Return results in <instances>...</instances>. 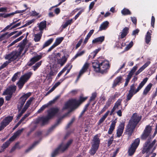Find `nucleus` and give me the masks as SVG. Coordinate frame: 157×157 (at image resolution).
Segmentation results:
<instances>
[{
    "instance_id": "f257e3e1",
    "label": "nucleus",
    "mask_w": 157,
    "mask_h": 157,
    "mask_svg": "<svg viewBox=\"0 0 157 157\" xmlns=\"http://www.w3.org/2000/svg\"><path fill=\"white\" fill-rule=\"evenodd\" d=\"M92 64L94 71L102 74L106 73L110 67L109 62L101 57L93 61Z\"/></svg>"
},
{
    "instance_id": "f03ea898",
    "label": "nucleus",
    "mask_w": 157,
    "mask_h": 157,
    "mask_svg": "<svg viewBox=\"0 0 157 157\" xmlns=\"http://www.w3.org/2000/svg\"><path fill=\"white\" fill-rule=\"evenodd\" d=\"M87 97H81L78 100L75 99H71L67 101L64 104L62 109L63 110L71 108V109L65 113L64 117L68 116V114L74 109H76L82 102L84 101Z\"/></svg>"
},
{
    "instance_id": "7ed1b4c3",
    "label": "nucleus",
    "mask_w": 157,
    "mask_h": 157,
    "mask_svg": "<svg viewBox=\"0 0 157 157\" xmlns=\"http://www.w3.org/2000/svg\"><path fill=\"white\" fill-rule=\"evenodd\" d=\"M100 135L97 134L94 136L91 143V147L89 151L91 155H93L98 150L100 143V140L99 137Z\"/></svg>"
},
{
    "instance_id": "20e7f679",
    "label": "nucleus",
    "mask_w": 157,
    "mask_h": 157,
    "mask_svg": "<svg viewBox=\"0 0 157 157\" xmlns=\"http://www.w3.org/2000/svg\"><path fill=\"white\" fill-rule=\"evenodd\" d=\"M73 142L72 139L69 140L65 144L62 143L58 147L53 151L52 154V157H55L59 152H63L67 149L72 144Z\"/></svg>"
},
{
    "instance_id": "39448f33",
    "label": "nucleus",
    "mask_w": 157,
    "mask_h": 157,
    "mask_svg": "<svg viewBox=\"0 0 157 157\" xmlns=\"http://www.w3.org/2000/svg\"><path fill=\"white\" fill-rule=\"evenodd\" d=\"M32 75L33 73L32 72H29L21 77L18 82L17 83L19 89H21L23 87L25 83L28 80Z\"/></svg>"
},
{
    "instance_id": "423d86ee",
    "label": "nucleus",
    "mask_w": 157,
    "mask_h": 157,
    "mask_svg": "<svg viewBox=\"0 0 157 157\" xmlns=\"http://www.w3.org/2000/svg\"><path fill=\"white\" fill-rule=\"evenodd\" d=\"M148 79L147 78H146L143 79V80L139 84V86L136 89L135 84H132L130 87V89L129 90V92L135 94L138 92L144 86L147 82Z\"/></svg>"
},
{
    "instance_id": "0eeeda50",
    "label": "nucleus",
    "mask_w": 157,
    "mask_h": 157,
    "mask_svg": "<svg viewBox=\"0 0 157 157\" xmlns=\"http://www.w3.org/2000/svg\"><path fill=\"white\" fill-rule=\"evenodd\" d=\"M151 139L148 138L147 140L144 144L142 150L143 153L144 154L145 152L148 153L150 150L155 145L156 140L155 139L151 142Z\"/></svg>"
},
{
    "instance_id": "6e6552de",
    "label": "nucleus",
    "mask_w": 157,
    "mask_h": 157,
    "mask_svg": "<svg viewBox=\"0 0 157 157\" xmlns=\"http://www.w3.org/2000/svg\"><path fill=\"white\" fill-rule=\"evenodd\" d=\"M140 139L139 138H137L132 144L130 147L128 148V151L129 156H132L134 154L140 144Z\"/></svg>"
},
{
    "instance_id": "1a4fd4ad",
    "label": "nucleus",
    "mask_w": 157,
    "mask_h": 157,
    "mask_svg": "<svg viewBox=\"0 0 157 157\" xmlns=\"http://www.w3.org/2000/svg\"><path fill=\"white\" fill-rule=\"evenodd\" d=\"M151 131V127L149 125L146 126L141 136L142 140H146L149 136Z\"/></svg>"
},
{
    "instance_id": "9d476101",
    "label": "nucleus",
    "mask_w": 157,
    "mask_h": 157,
    "mask_svg": "<svg viewBox=\"0 0 157 157\" xmlns=\"http://www.w3.org/2000/svg\"><path fill=\"white\" fill-rule=\"evenodd\" d=\"M18 54L15 51L11 52L10 53L6 54L5 56V59L8 60L7 61L10 63L11 62L16 59L18 57Z\"/></svg>"
},
{
    "instance_id": "9b49d317",
    "label": "nucleus",
    "mask_w": 157,
    "mask_h": 157,
    "mask_svg": "<svg viewBox=\"0 0 157 157\" xmlns=\"http://www.w3.org/2000/svg\"><path fill=\"white\" fill-rule=\"evenodd\" d=\"M13 117L8 116L5 117L0 123V131L2 130L12 121Z\"/></svg>"
},
{
    "instance_id": "f8f14e48",
    "label": "nucleus",
    "mask_w": 157,
    "mask_h": 157,
    "mask_svg": "<svg viewBox=\"0 0 157 157\" xmlns=\"http://www.w3.org/2000/svg\"><path fill=\"white\" fill-rule=\"evenodd\" d=\"M141 119V117L137 116L136 115H135L134 114L132 117L131 119H130L128 123L136 127Z\"/></svg>"
},
{
    "instance_id": "ddd939ff",
    "label": "nucleus",
    "mask_w": 157,
    "mask_h": 157,
    "mask_svg": "<svg viewBox=\"0 0 157 157\" xmlns=\"http://www.w3.org/2000/svg\"><path fill=\"white\" fill-rule=\"evenodd\" d=\"M16 87L14 85H12L8 87L6 90L3 92V95H11L16 90Z\"/></svg>"
},
{
    "instance_id": "4468645a",
    "label": "nucleus",
    "mask_w": 157,
    "mask_h": 157,
    "mask_svg": "<svg viewBox=\"0 0 157 157\" xmlns=\"http://www.w3.org/2000/svg\"><path fill=\"white\" fill-rule=\"evenodd\" d=\"M59 111V109L57 108H52L48 111L47 116L51 119L55 116Z\"/></svg>"
},
{
    "instance_id": "2eb2a0df",
    "label": "nucleus",
    "mask_w": 157,
    "mask_h": 157,
    "mask_svg": "<svg viewBox=\"0 0 157 157\" xmlns=\"http://www.w3.org/2000/svg\"><path fill=\"white\" fill-rule=\"evenodd\" d=\"M124 127V124L123 123H121L117 127V137H120L121 136Z\"/></svg>"
},
{
    "instance_id": "dca6fc26",
    "label": "nucleus",
    "mask_w": 157,
    "mask_h": 157,
    "mask_svg": "<svg viewBox=\"0 0 157 157\" xmlns=\"http://www.w3.org/2000/svg\"><path fill=\"white\" fill-rule=\"evenodd\" d=\"M89 66V64L87 63H86L83 66L82 68L79 71V75L78 76L76 81L78 80L81 76L87 70Z\"/></svg>"
},
{
    "instance_id": "f3484780",
    "label": "nucleus",
    "mask_w": 157,
    "mask_h": 157,
    "mask_svg": "<svg viewBox=\"0 0 157 157\" xmlns=\"http://www.w3.org/2000/svg\"><path fill=\"white\" fill-rule=\"evenodd\" d=\"M136 127L133 125L130 124L128 123L127 128L126 130L127 134L128 135V136H130L133 132Z\"/></svg>"
},
{
    "instance_id": "a211bd4d",
    "label": "nucleus",
    "mask_w": 157,
    "mask_h": 157,
    "mask_svg": "<svg viewBox=\"0 0 157 157\" xmlns=\"http://www.w3.org/2000/svg\"><path fill=\"white\" fill-rule=\"evenodd\" d=\"M129 28L128 27H124L122 30L121 32L120 33L119 37L123 39L129 33Z\"/></svg>"
},
{
    "instance_id": "6ab92c4d",
    "label": "nucleus",
    "mask_w": 157,
    "mask_h": 157,
    "mask_svg": "<svg viewBox=\"0 0 157 157\" xmlns=\"http://www.w3.org/2000/svg\"><path fill=\"white\" fill-rule=\"evenodd\" d=\"M122 79V77L121 76L117 77L113 81L112 87L114 88L117 85H119L121 83Z\"/></svg>"
},
{
    "instance_id": "aec40b11",
    "label": "nucleus",
    "mask_w": 157,
    "mask_h": 157,
    "mask_svg": "<svg viewBox=\"0 0 157 157\" xmlns=\"http://www.w3.org/2000/svg\"><path fill=\"white\" fill-rule=\"evenodd\" d=\"M17 33L16 31H14L9 33L8 32L2 34L0 36V39H7L10 37V36L13 35L14 34Z\"/></svg>"
},
{
    "instance_id": "412c9836",
    "label": "nucleus",
    "mask_w": 157,
    "mask_h": 157,
    "mask_svg": "<svg viewBox=\"0 0 157 157\" xmlns=\"http://www.w3.org/2000/svg\"><path fill=\"white\" fill-rule=\"evenodd\" d=\"M31 94V92H28L25 94L20 98L19 101L25 103L27 99L30 96Z\"/></svg>"
},
{
    "instance_id": "4be33fe9",
    "label": "nucleus",
    "mask_w": 157,
    "mask_h": 157,
    "mask_svg": "<svg viewBox=\"0 0 157 157\" xmlns=\"http://www.w3.org/2000/svg\"><path fill=\"white\" fill-rule=\"evenodd\" d=\"M150 63V61H147L135 73V75H137L142 72Z\"/></svg>"
},
{
    "instance_id": "5701e85b",
    "label": "nucleus",
    "mask_w": 157,
    "mask_h": 157,
    "mask_svg": "<svg viewBox=\"0 0 157 157\" xmlns=\"http://www.w3.org/2000/svg\"><path fill=\"white\" fill-rule=\"evenodd\" d=\"M116 120V119H115L114 120L111 121L112 123L108 131V133L109 134H112L113 131L115 128L116 124L117 122Z\"/></svg>"
},
{
    "instance_id": "b1692460",
    "label": "nucleus",
    "mask_w": 157,
    "mask_h": 157,
    "mask_svg": "<svg viewBox=\"0 0 157 157\" xmlns=\"http://www.w3.org/2000/svg\"><path fill=\"white\" fill-rule=\"evenodd\" d=\"M123 40H118L116 41L115 47H116L118 48H122V47H124L126 45L125 43H123Z\"/></svg>"
},
{
    "instance_id": "393cba45",
    "label": "nucleus",
    "mask_w": 157,
    "mask_h": 157,
    "mask_svg": "<svg viewBox=\"0 0 157 157\" xmlns=\"http://www.w3.org/2000/svg\"><path fill=\"white\" fill-rule=\"evenodd\" d=\"M24 130V129L23 128H22L21 129L17 130L16 132H15L13 135L10 138V140H12L13 141L14 140L17 136L21 134Z\"/></svg>"
},
{
    "instance_id": "a878e982",
    "label": "nucleus",
    "mask_w": 157,
    "mask_h": 157,
    "mask_svg": "<svg viewBox=\"0 0 157 157\" xmlns=\"http://www.w3.org/2000/svg\"><path fill=\"white\" fill-rule=\"evenodd\" d=\"M40 59V58L37 55L32 58L30 59V61L27 63V65L29 66H31Z\"/></svg>"
},
{
    "instance_id": "bb28decb",
    "label": "nucleus",
    "mask_w": 157,
    "mask_h": 157,
    "mask_svg": "<svg viewBox=\"0 0 157 157\" xmlns=\"http://www.w3.org/2000/svg\"><path fill=\"white\" fill-rule=\"evenodd\" d=\"M152 86V84L150 83L145 87L143 92V95L145 96L149 92Z\"/></svg>"
},
{
    "instance_id": "cd10ccee",
    "label": "nucleus",
    "mask_w": 157,
    "mask_h": 157,
    "mask_svg": "<svg viewBox=\"0 0 157 157\" xmlns=\"http://www.w3.org/2000/svg\"><path fill=\"white\" fill-rule=\"evenodd\" d=\"M50 119V118L48 116L45 117H43L39 118L37 122L40 121L42 122V125H44L47 123Z\"/></svg>"
},
{
    "instance_id": "c85d7f7f",
    "label": "nucleus",
    "mask_w": 157,
    "mask_h": 157,
    "mask_svg": "<svg viewBox=\"0 0 157 157\" xmlns=\"http://www.w3.org/2000/svg\"><path fill=\"white\" fill-rule=\"evenodd\" d=\"M13 141L12 140H10V139L6 142L3 143L1 146V149L4 151L5 149L7 148L10 145L11 142Z\"/></svg>"
},
{
    "instance_id": "c756f323",
    "label": "nucleus",
    "mask_w": 157,
    "mask_h": 157,
    "mask_svg": "<svg viewBox=\"0 0 157 157\" xmlns=\"http://www.w3.org/2000/svg\"><path fill=\"white\" fill-rule=\"evenodd\" d=\"M109 24V22L107 21H105L103 22L100 25L99 31H101L103 30L106 29L108 27Z\"/></svg>"
},
{
    "instance_id": "7c9ffc66",
    "label": "nucleus",
    "mask_w": 157,
    "mask_h": 157,
    "mask_svg": "<svg viewBox=\"0 0 157 157\" xmlns=\"http://www.w3.org/2000/svg\"><path fill=\"white\" fill-rule=\"evenodd\" d=\"M67 58L65 56L62 57L61 59H58V63L61 66L63 65L66 62Z\"/></svg>"
},
{
    "instance_id": "2f4dec72",
    "label": "nucleus",
    "mask_w": 157,
    "mask_h": 157,
    "mask_svg": "<svg viewBox=\"0 0 157 157\" xmlns=\"http://www.w3.org/2000/svg\"><path fill=\"white\" fill-rule=\"evenodd\" d=\"M18 46H19L18 51H15L18 54L17 56L19 57L22 51L23 50L25 46V44H22L21 45L19 44Z\"/></svg>"
},
{
    "instance_id": "473e14b6",
    "label": "nucleus",
    "mask_w": 157,
    "mask_h": 157,
    "mask_svg": "<svg viewBox=\"0 0 157 157\" xmlns=\"http://www.w3.org/2000/svg\"><path fill=\"white\" fill-rule=\"evenodd\" d=\"M39 29L40 31H42L46 27V21H41L39 24L38 26Z\"/></svg>"
},
{
    "instance_id": "72a5a7b5",
    "label": "nucleus",
    "mask_w": 157,
    "mask_h": 157,
    "mask_svg": "<svg viewBox=\"0 0 157 157\" xmlns=\"http://www.w3.org/2000/svg\"><path fill=\"white\" fill-rule=\"evenodd\" d=\"M116 97V95H114V96H111L108 99L107 101L106 102L105 106L108 108L110 106L112 101Z\"/></svg>"
},
{
    "instance_id": "f704fd0d",
    "label": "nucleus",
    "mask_w": 157,
    "mask_h": 157,
    "mask_svg": "<svg viewBox=\"0 0 157 157\" xmlns=\"http://www.w3.org/2000/svg\"><path fill=\"white\" fill-rule=\"evenodd\" d=\"M101 50L100 48H98L95 49L94 52H92L89 56V58L93 59L96 56V54Z\"/></svg>"
},
{
    "instance_id": "c9c22d12",
    "label": "nucleus",
    "mask_w": 157,
    "mask_h": 157,
    "mask_svg": "<svg viewBox=\"0 0 157 157\" xmlns=\"http://www.w3.org/2000/svg\"><path fill=\"white\" fill-rule=\"evenodd\" d=\"M122 14L124 15H131V13L130 11L128 9L124 8L121 11Z\"/></svg>"
},
{
    "instance_id": "e433bc0d",
    "label": "nucleus",
    "mask_w": 157,
    "mask_h": 157,
    "mask_svg": "<svg viewBox=\"0 0 157 157\" xmlns=\"http://www.w3.org/2000/svg\"><path fill=\"white\" fill-rule=\"evenodd\" d=\"M39 143V141H37L34 142L31 146H30L28 149H27L25 152H28L32 150L36 145Z\"/></svg>"
},
{
    "instance_id": "4c0bfd02",
    "label": "nucleus",
    "mask_w": 157,
    "mask_h": 157,
    "mask_svg": "<svg viewBox=\"0 0 157 157\" xmlns=\"http://www.w3.org/2000/svg\"><path fill=\"white\" fill-rule=\"evenodd\" d=\"M21 75V72H18L15 73L12 77V81L13 82H14Z\"/></svg>"
},
{
    "instance_id": "58836bf2",
    "label": "nucleus",
    "mask_w": 157,
    "mask_h": 157,
    "mask_svg": "<svg viewBox=\"0 0 157 157\" xmlns=\"http://www.w3.org/2000/svg\"><path fill=\"white\" fill-rule=\"evenodd\" d=\"M122 100L121 99H118L115 104L114 107L116 109H118V107L121 105Z\"/></svg>"
},
{
    "instance_id": "ea45409f",
    "label": "nucleus",
    "mask_w": 157,
    "mask_h": 157,
    "mask_svg": "<svg viewBox=\"0 0 157 157\" xmlns=\"http://www.w3.org/2000/svg\"><path fill=\"white\" fill-rule=\"evenodd\" d=\"M42 61H40V62L37 63L35 64L32 66V68L34 71H35L36 70L37 68L41 65V64Z\"/></svg>"
},
{
    "instance_id": "a19ab883",
    "label": "nucleus",
    "mask_w": 157,
    "mask_h": 157,
    "mask_svg": "<svg viewBox=\"0 0 157 157\" xmlns=\"http://www.w3.org/2000/svg\"><path fill=\"white\" fill-rule=\"evenodd\" d=\"M53 40H48L45 42L43 45L42 48L49 46L52 42Z\"/></svg>"
},
{
    "instance_id": "79ce46f5",
    "label": "nucleus",
    "mask_w": 157,
    "mask_h": 157,
    "mask_svg": "<svg viewBox=\"0 0 157 157\" xmlns=\"http://www.w3.org/2000/svg\"><path fill=\"white\" fill-rule=\"evenodd\" d=\"M133 42L132 41H131L125 47L124 49V52L127 51L129 50L133 45Z\"/></svg>"
},
{
    "instance_id": "37998d69",
    "label": "nucleus",
    "mask_w": 157,
    "mask_h": 157,
    "mask_svg": "<svg viewBox=\"0 0 157 157\" xmlns=\"http://www.w3.org/2000/svg\"><path fill=\"white\" fill-rule=\"evenodd\" d=\"M42 32L40 31L39 33L35 34V38L34 39H40L41 38Z\"/></svg>"
},
{
    "instance_id": "c03bdc74",
    "label": "nucleus",
    "mask_w": 157,
    "mask_h": 157,
    "mask_svg": "<svg viewBox=\"0 0 157 157\" xmlns=\"http://www.w3.org/2000/svg\"><path fill=\"white\" fill-rule=\"evenodd\" d=\"M34 99V98L33 97L30 98L27 101L25 105L27 107H29L31 104L32 102Z\"/></svg>"
},
{
    "instance_id": "a18cd8bd",
    "label": "nucleus",
    "mask_w": 157,
    "mask_h": 157,
    "mask_svg": "<svg viewBox=\"0 0 157 157\" xmlns=\"http://www.w3.org/2000/svg\"><path fill=\"white\" fill-rule=\"evenodd\" d=\"M66 78V77H64L63 78L61 79H60L59 81L58 82H56L55 85H54V87H55L56 88L63 81H64L65 79Z\"/></svg>"
},
{
    "instance_id": "49530a36",
    "label": "nucleus",
    "mask_w": 157,
    "mask_h": 157,
    "mask_svg": "<svg viewBox=\"0 0 157 157\" xmlns=\"http://www.w3.org/2000/svg\"><path fill=\"white\" fill-rule=\"evenodd\" d=\"M151 30H149L147 32L145 36V39H151Z\"/></svg>"
},
{
    "instance_id": "de8ad7c7",
    "label": "nucleus",
    "mask_w": 157,
    "mask_h": 157,
    "mask_svg": "<svg viewBox=\"0 0 157 157\" xmlns=\"http://www.w3.org/2000/svg\"><path fill=\"white\" fill-rule=\"evenodd\" d=\"M48 106V105L45 104L43 105L37 111V112L38 113H40L42 112L45 108L47 107Z\"/></svg>"
},
{
    "instance_id": "09e8293b",
    "label": "nucleus",
    "mask_w": 157,
    "mask_h": 157,
    "mask_svg": "<svg viewBox=\"0 0 157 157\" xmlns=\"http://www.w3.org/2000/svg\"><path fill=\"white\" fill-rule=\"evenodd\" d=\"M61 119H59L57 121V123L56 124L52 126L48 130V132H50L52 131L55 128L59 123V122L60 121Z\"/></svg>"
},
{
    "instance_id": "8fccbe9b",
    "label": "nucleus",
    "mask_w": 157,
    "mask_h": 157,
    "mask_svg": "<svg viewBox=\"0 0 157 157\" xmlns=\"http://www.w3.org/2000/svg\"><path fill=\"white\" fill-rule=\"evenodd\" d=\"M94 31V29L90 30L87 35L86 37L85 38V39H89L92 35Z\"/></svg>"
},
{
    "instance_id": "3c124183",
    "label": "nucleus",
    "mask_w": 157,
    "mask_h": 157,
    "mask_svg": "<svg viewBox=\"0 0 157 157\" xmlns=\"http://www.w3.org/2000/svg\"><path fill=\"white\" fill-rule=\"evenodd\" d=\"M134 95V94L129 92L127 96L126 101H128L130 100Z\"/></svg>"
},
{
    "instance_id": "603ef678",
    "label": "nucleus",
    "mask_w": 157,
    "mask_h": 157,
    "mask_svg": "<svg viewBox=\"0 0 157 157\" xmlns=\"http://www.w3.org/2000/svg\"><path fill=\"white\" fill-rule=\"evenodd\" d=\"M18 147V143H16L15 145L10 150V153H12Z\"/></svg>"
},
{
    "instance_id": "864d4df0",
    "label": "nucleus",
    "mask_w": 157,
    "mask_h": 157,
    "mask_svg": "<svg viewBox=\"0 0 157 157\" xmlns=\"http://www.w3.org/2000/svg\"><path fill=\"white\" fill-rule=\"evenodd\" d=\"M137 65L134 66L131 70L129 73L133 75V74L137 69Z\"/></svg>"
},
{
    "instance_id": "5fc2aeb1",
    "label": "nucleus",
    "mask_w": 157,
    "mask_h": 157,
    "mask_svg": "<svg viewBox=\"0 0 157 157\" xmlns=\"http://www.w3.org/2000/svg\"><path fill=\"white\" fill-rule=\"evenodd\" d=\"M10 63L8 61H6L0 67V70L5 68Z\"/></svg>"
},
{
    "instance_id": "6e6d98bb",
    "label": "nucleus",
    "mask_w": 157,
    "mask_h": 157,
    "mask_svg": "<svg viewBox=\"0 0 157 157\" xmlns=\"http://www.w3.org/2000/svg\"><path fill=\"white\" fill-rule=\"evenodd\" d=\"M24 104L25 103L19 101V104L17 106V108L19 111L21 110Z\"/></svg>"
},
{
    "instance_id": "4d7b16f0",
    "label": "nucleus",
    "mask_w": 157,
    "mask_h": 157,
    "mask_svg": "<svg viewBox=\"0 0 157 157\" xmlns=\"http://www.w3.org/2000/svg\"><path fill=\"white\" fill-rule=\"evenodd\" d=\"M51 71L48 74L49 76V77L55 75L56 73V72L55 71L52 70L51 68Z\"/></svg>"
},
{
    "instance_id": "13d9d810",
    "label": "nucleus",
    "mask_w": 157,
    "mask_h": 157,
    "mask_svg": "<svg viewBox=\"0 0 157 157\" xmlns=\"http://www.w3.org/2000/svg\"><path fill=\"white\" fill-rule=\"evenodd\" d=\"M90 104V102H88L85 106L84 109L81 113V115L83 114L85 112L86 110Z\"/></svg>"
},
{
    "instance_id": "bf43d9fd",
    "label": "nucleus",
    "mask_w": 157,
    "mask_h": 157,
    "mask_svg": "<svg viewBox=\"0 0 157 157\" xmlns=\"http://www.w3.org/2000/svg\"><path fill=\"white\" fill-rule=\"evenodd\" d=\"M96 96V93H93L92 94V96L90 97L89 101V102H90L91 101H93L95 98Z\"/></svg>"
},
{
    "instance_id": "052dcab7",
    "label": "nucleus",
    "mask_w": 157,
    "mask_h": 157,
    "mask_svg": "<svg viewBox=\"0 0 157 157\" xmlns=\"http://www.w3.org/2000/svg\"><path fill=\"white\" fill-rule=\"evenodd\" d=\"M75 120V118L73 117V118L71 120V121L69 122L68 124H67V125L66 126V128L68 129V128H69L70 126L72 124L73 122Z\"/></svg>"
},
{
    "instance_id": "680f3d73",
    "label": "nucleus",
    "mask_w": 157,
    "mask_h": 157,
    "mask_svg": "<svg viewBox=\"0 0 157 157\" xmlns=\"http://www.w3.org/2000/svg\"><path fill=\"white\" fill-rule=\"evenodd\" d=\"M27 10V8L25 9V10H17L15 12H13V13H14V15L15 14H16V13H23L24 12H25Z\"/></svg>"
},
{
    "instance_id": "e2e57ef3",
    "label": "nucleus",
    "mask_w": 157,
    "mask_h": 157,
    "mask_svg": "<svg viewBox=\"0 0 157 157\" xmlns=\"http://www.w3.org/2000/svg\"><path fill=\"white\" fill-rule=\"evenodd\" d=\"M113 136H112L108 140L107 145L108 147H109L112 143L113 140Z\"/></svg>"
},
{
    "instance_id": "0e129e2a",
    "label": "nucleus",
    "mask_w": 157,
    "mask_h": 157,
    "mask_svg": "<svg viewBox=\"0 0 157 157\" xmlns=\"http://www.w3.org/2000/svg\"><path fill=\"white\" fill-rule=\"evenodd\" d=\"M62 40H56V41L53 45H54V46L55 47L60 44Z\"/></svg>"
},
{
    "instance_id": "69168bd1",
    "label": "nucleus",
    "mask_w": 157,
    "mask_h": 157,
    "mask_svg": "<svg viewBox=\"0 0 157 157\" xmlns=\"http://www.w3.org/2000/svg\"><path fill=\"white\" fill-rule=\"evenodd\" d=\"M104 40H93V43H96L97 44H101Z\"/></svg>"
},
{
    "instance_id": "338daca9",
    "label": "nucleus",
    "mask_w": 157,
    "mask_h": 157,
    "mask_svg": "<svg viewBox=\"0 0 157 157\" xmlns=\"http://www.w3.org/2000/svg\"><path fill=\"white\" fill-rule=\"evenodd\" d=\"M155 21V18L154 16H152L151 18V26L154 28Z\"/></svg>"
},
{
    "instance_id": "774afa93",
    "label": "nucleus",
    "mask_w": 157,
    "mask_h": 157,
    "mask_svg": "<svg viewBox=\"0 0 157 157\" xmlns=\"http://www.w3.org/2000/svg\"><path fill=\"white\" fill-rule=\"evenodd\" d=\"M140 31V30L138 29H136L135 30L133 31L132 33V35L133 36H136V35H137L138 33Z\"/></svg>"
}]
</instances>
